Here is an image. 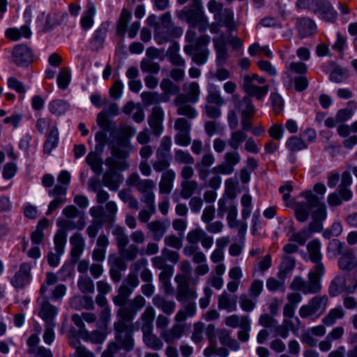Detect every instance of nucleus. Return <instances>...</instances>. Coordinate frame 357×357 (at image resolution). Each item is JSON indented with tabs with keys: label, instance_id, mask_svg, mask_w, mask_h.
<instances>
[{
	"label": "nucleus",
	"instance_id": "37",
	"mask_svg": "<svg viewBox=\"0 0 357 357\" xmlns=\"http://www.w3.org/2000/svg\"><path fill=\"white\" fill-rule=\"evenodd\" d=\"M179 47L174 43L167 50V55L169 61L176 66H184L185 60L178 54Z\"/></svg>",
	"mask_w": 357,
	"mask_h": 357
},
{
	"label": "nucleus",
	"instance_id": "22",
	"mask_svg": "<svg viewBox=\"0 0 357 357\" xmlns=\"http://www.w3.org/2000/svg\"><path fill=\"white\" fill-rule=\"evenodd\" d=\"M237 296L230 295L226 291L222 292L218 297V307L220 310H225L229 312L236 310Z\"/></svg>",
	"mask_w": 357,
	"mask_h": 357
},
{
	"label": "nucleus",
	"instance_id": "42",
	"mask_svg": "<svg viewBox=\"0 0 357 357\" xmlns=\"http://www.w3.org/2000/svg\"><path fill=\"white\" fill-rule=\"evenodd\" d=\"M174 161L178 165H193L195 159L188 152L182 149H176L174 151Z\"/></svg>",
	"mask_w": 357,
	"mask_h": 357
},
{
	"label": "nucleus",
	"instance_id": "62",
	"mask_svg": "<svg viewBox=\"0 0 357 357\" xmlns=\"http://www.w3.org/2000/svg\"><path fill=\"white\" fill-rule=\"evenodd\" d=\"M204 130L209 137L222 131L220 123L213 121H208L205 122Z\"/></svg>",
	"mask_w": 357,
	"mask_h": 357
},
{
	"label": "nucleus",
	"instance_id": "49",
	"mask_svg": "<svg viewBox=\"0 0 357 357\" xmlns=\"http://www.w3.org/2000/svg\"><path fill=\"white\" fill-rule=\"evenodd\" d=\"M140 68L142 72L157 74L160 69V66L150 59H143L140 62Z\"/></svg>",
	"mask_w": 357,
	"mask_h": 357
},
{
	"label": "nucleus",
	"instance_id": "52",
	"mask_svg": "<svg viewBox=\"0 0 357 357\" xmlns=\"http://www.w3.org/2000/svg\"><path fill=\"white\" fill-rule=\"evenodd\" d=\"M95 12V6L91 3L88 4L87 10L81 19V25L84 29H86L92 26L93 23V17Z\"/></svg>",
	"mask_w": 357,
	"mask_h": 357
},
{
	"label": "nucleus",
	"instance_id": "60",
	"mask_svg": "<svg viewBox=\"0 0 357 357\" xmlns=\"http://www.w3.org/2000/svg\"><path fill=\"white\" fill-rule=\"evenodd\" d=\"M105 208L107 212V219L108 222L113 224L116 220L118 207L115 202L109 201L106 203Z\"/></svg>",
	"mask_w": 357,
	"mask_h": 357
},
{
	"label": "nucleus",
	"instance_id": "61",
	"mask_svg": "<svg viewBox=\"0 0 357 357\" xmlns=\"http://www.w3.org/2000/svg\"><path fill=\"white\" fill-rule=\"evenodd\" d=\"M204 231L200 228H197L190 231L186 236L187 241L191 245H195L201 241Z\"/></svg>",
	"mask_w": 357,
	"mask_h": 357
},
{
	"label": "nucleus",
	"instance_id": "15",
	"mask_svg": "<svg viewBox=\"0 0 357 357\" xmlns=\"http://www.w3.org/2000/svg\"><path fill=\"white\" fill-rule=\"evenodd\" d=\"M186 17L189 23L193 25L198 22L206 23L207 22V18L202 10L201 0H193L192 6L186 12Z\"/></svg>",
	"mask_w": 357,
	"mask_h": 357
},
{
	"label": "nucleus",
	"instance_id": "50",
	"mask_svg": "<svg viewBox=\"0 0 357 357\" xmlns=\"http://www.w3.org/2000/svg\"><path fill=\"white\" fill-rule=\"evenodd\" d=\"M286 146L291 151H298L307 147L305 142L300 137L293 136L288 139Z\"/></svg>",
	"mask_w": 357,
	"mask_h": 357
},
{
	"label": "nucleus",
	"instance_id": "33",
	"mask_svg": "<svg viewBox=\"0 0 357 357\" xmlns=\"http://www.w3.org/2000/svg\"><path fill=\"white\" fill-rule=\"evenodd\" d=\"M181 187L180 196L183 199H188L198 189V183L195 180H183Z\"/></svg>",
	"mask_w": 357,
	"mask_h": 357
},
{
	"label": "nucleus",
	"instance_id": "11",
	"mask_svg": "<svg viewBox=\"0 0 357 357\" xmlns=\"http://www.w3.org/2000/svg\"><path fill=\"white\" fill-rule=\"evenodd\" d=\"M324 267L322 264H318L314 266L313 271L308 273V281L307 287L309 294H316L321 289L320 278L324 275Z\"/></svg>",
	"mask_w": 357,
	"mask_h": 357
},
{
	"label": "nucleus",
	"instance_id": "46",
	"mask_svg": "<svg viewBox=\"0 0 357 357\" xmlns=\"http://www.w3.org/2000/svg\"><path fill=\"white\" fill-rule=\"evenodd\" d=\"M123 246L118 250L119 254L125 260L132 261L136 259L139 254V248L135 244H131L128 248Z\"/></svg>",
	"mask_w": 357,
	"mask_h": 357
},
{
	"label": "nucleus",
	"instance_id": "13",
	"mask_svg": "<svg viewBox=\"0 0 357 357\" xmlns=\"http://www.w3.org/2000/svg\"><path fill=\"white\" fill-rule=\"evenodd\" d=\"M39 303V312L38 315L47 324L50 323L56 317L58 312V309L52 305L46 296L38 299Z\"/></svg>",
	"mask_w": 357,
	"mask_h": 357
},
{
	"label": "nucleus",
	"instance_id": "19",
	"mask_svg": "<svg viewBox=\"0 0 357 357\" xmlns=\"http://www.w3.org/2000/svg\"><path fill=\"white\" fill-rule=\"evenodd\" d=\"M176 173L173 169H167L161 174L159 181V193L160 195H169L173 189Z\"/></svg>",
	"mask_w": 357,
	"mask_h": 357
},
{
	"label": "nucleus",
	"instance_id": "45",
	"mask_svg": "<svg viewBox=\"0 0 357 357\" xmlns=\"http://www.w3.org/2000/svg\"><path fill=\"white\" fill-rule=\"evenodd\" d=\"M346 280L342 277H336L331 282L329 287V294L331 296H335L345 290Z\"/></svg>",
	"mask_w": 357,
	"mask_h": 357
},
{
	"label": "nucleus",
	"instance_id": "34",
	"mask_svg": "<svg viewBox=\"0 0 357 357\" xmlns=\"http://www.w3.org/2000/svg\"><path fill=\"white\" fill-rule=\"evenodd\" d=\"M129 141L126 139L119 142L117 145L109 144L111 153L112 157L119 159H125L128 157L129 153L125 150V148L128 146Z\"/></svg>",
	"mask_w": 357,
	"mask_h": 357
},
{
	"label": "nucleus",
	"instance_id": "27",
	"mask_svg": "<svg viewBox=\"0 0 357 357\" xmlns=\"http://www.w3.org/2000/svg\"><path fill=\"white\" fill-rule=\"evenodd\" d=\"M233 99L234 101L235 107L239 109H242V116L252 117L254 115V107L251 104L249 97L245 96L241 101L237 99L236 96H233Z\"/></svg>",
	"mask_w": 357,
	"mask_h": 357
},
{
	"label": "nucleus",
	"instance_id": "26",
	"mask_svg": "<svg viewBox=\"0 0 357 357\" xmlns=\"http://www.w3.org/2000/svg\"><path fill=\"white\" fill-rule=\"evenodd\" d=\"M70 243L72 245V257H78L82 253L85 245L84 238L79 233H75L70 238Z\"/></svg>",
	"mask_w": 357,
	"mask_h": 357
},
{
	"label": "nucleus",
	"instance_id": "39",
	"mask_svg": "<svg viewBox=\"0 0 357 357\" xmlns=\"http://www.w3.org/2000/svg\"><path fill=\"white\" fill-rule=\"evenodd\" d=\"M115 340L119 343L123 349L128 351L132 350L134 348L135 342L132 333L116 334Z\"/></svg>",
	"mask_w": 357,
	"mask_h": 357
},
{
	"label": "nucleus",
	"instance_id": "32",
	"mask_svg": "<svg viewBox=\"0 0 357 357\" xmlns=\"http://www.w3.org/2000/svg\"><path fill=\"white\" fill-rule=\"evenodd\" d=\"M310 207L307 201L305 202H297L294 206L295 216L299 222H305L308 220L310 215Z\"/></svg>",
	"mask_w": 357,
	"mask_h": 357
},
{
	"label": "nucleus",
	"instance_id": "10",
	"mask_svg": "<svg viewBox=\"0 0 357 357\" xmlns=\"http://www.w3.org/2000/svg\"><path fill=\"white\" fill-rule=\"evenodd\" d=\"M12 59L17 66H27L33 61V53L26 45H17L13 48Z\"/></svg>",
	"mask_w": 357,
	"mask_h": 357
},
{
	"label": "nucleus",
	"instance_id": "44",
	"mask_svg": "<svg viewBox=\"0 0 357 357\" xmlns=\"http://www.w3.org/2000/svg\"><path fill=\"white\" fill-rule=\"evenodd\" d=\"M172 146V139L169 136H164L160 141V145L156 151L158 158H167Z\"/></svg>",
	"mask_w": 357,
	"mask_h": 357
},
{
	"label": "nucleus",
	"instance_id": "23",
	"mask_svg": "<svg viewBox=\"0 0 357 357\" xmlns=\"http://www.w3.org/2000/svg\"><path fill=\"white\" fill-rule=\"evenodd\" d=\"M152 303L163 312V314L171 315L176 309V303L174 301L167 300L160 295L155 296Z\"/></svg>",
	"mask_w": 357,
	"mask_h": 357
},
{
	"label": "nucleus",
	"instance_id": "40",
	"mask_svg": "<svg viewBox=\"0 0 357 357\" xmlns=\"http://www.w3.org/2000/svg\"><path fill=\"white\" fill-rule=\"evenodd\" d=\"M247 138L246 133L242 130H236L231 132V137L228 140L229 146L234 150H237L241 144Z\"/></svg>",
	"mask_w": 357,
	"mask_h": 357
},
{
	"label": "nucleus",
	"instance_id": "18",
	"mask_svg": "<svg viewBox=\"0 0 357 357\" xmlns=\"http://www.w3.org/2000/svg\"><path fill=\"white\" fill-rule=\"evenodd\" d=\"M142 333V342L149 349L153 351H160L164 347L163 340L160 335L158 336L153 329L146 331Z\"/></svg>",
	"mask_w": 357,
	"mask_h": 357
},
{
	"label": "nucleus",
	"instance_id": "2",
	"mask_svg": "<svg viewBox=\"0 0 357 357\" xmlns=\"http://www.w3.org/2000/svg\"><path fill=\"white\" fill-rule=\"evenodd\" d=\"M126 183L128 186L135 188L142 195L141 202L149 204L153 209V202H155V195L154 190L156 188L155 182L150 178H142L136 173H132L126 179Z\"/></svg>",
	"mask_w": 357,
	"mask_h": 357
},
{
	"label": "nucleus",
	"instance_id": "14",
	"mask_svg": "<svg viewBox=\"0 0 357 357\" xmlns=\"http://www.w3.org/2000/svg\"><path fill=\"white\" fill-rule=\"evenodd\" d=\"M296 29L301 38L311 36L317 31V26L313 20L305 17L297 18Z\"/></svg>",
	"mask_w": 357,
	"mask_h": 357
},
{
	"label": "nucleus",
	"instance_id": "1",
	"mask_svg": "<svg viewBox=\"0 0 357 357\" xmlns=\"http://www.w3.org/2000/svg\"><path fill=\"white\" fill-rule=\"evenodd\" d=\"M169 324L170 319L165 314H160L157 316L155 326L160 337L166 344H173L176 340L181 339L187 331L185 324H174L168 328Z\"/></svg>",
	"mask_w": 357,
	"mask_h": 357
},
{
	"label": "nucleus",
	"instance_id": "47",
	"mask_svg": "<svg viewBox=\"0 0 357 357\" xmlns=\"http://www.w3.org/2000/svg\"><path fill=\"white\" fill-rule=\"evenodd\" d=\"M114 157H107L105 159V165L108 167L109 169H112L113 171L120 170L124 171L128 169L129 164L125 160H119Z\"/></svg>",
	"mask_w": 357,
	"mask_h": 357
},
{
	"label": "nucleus",
	"instance_id": "17",
	"mask_svg": "<svg viewBox=\"0 0 357 357\" xmlns=\"http://www.w3.org/2000/svg\"><path fill=\"white\" fill-rule=\"evenodd\" d=\"M155 316V311L153 306H147L141 314L136 324L139 326L142 333L153 329V320Z\"/></svg>",
	"mask_w": 357,
	"mask_h": 357
},
{
	"label": "nucleus",
	"instance_id": "8",
	"mask_svg": "<svg viewBox=\"0 0 357 357\" xmlns=\"http://www.w3.org/2000/svg\"><path fill=\"white\" fill-rule=\"evenodd\" d=\"M224 162L213 167L211 170V173L215 174H231L234 172V167L237 165L241 157L238 152L234 151L227 152L224 155Z\"/></svg>",
	"mask_w": 357,
	"mask_h": 357
},
{
	"label": "nucleus",
	"instance_id": "53",
	"mask_svg": "<svg viewBox=\"0 0 357 357\" xmlns=\"http://www.w3.org/2000/svg\"><path fill=\"white\" fill-rule=\"evenodd\" d=\"M57 142L58 130L56 128H53L45 142L44 151L47 153H50L51 151L56 146Z\"/></svg>",
	"mask_w": 357,
	"mask_h": 357
},
{
	"label": "nucleus",
	"instance_id": "35",
	"mask_svg": "<svg viewBox=\"0 0 357 357\" xmlns=\"http://www.w3.org/2000/svg\"><path fill=\"white\" fill-rule=\"evenodd\" d=\"M338 265L342 270L351 271L357 266V258L352 253H345L340 257Z\"/></svg>",
	"mask_w": 357,
	"mask_h": 357
},
{
	"label": "nucleus",
	"instance_id": "57",
	"mask_svg": "<svg viewBox=\"0 0 357 357\" xmlns=\"http://www.w3.org/2000/svg\"><path fill=\"white\" fill-rule=\"evenodd\" d=\"M164 243L168 247L180 250L183 247V239L175 234H169L165 237Z\"/></svg>",
	"mask_w": 357,
	"mask_h": 357
},
{
	"label": "nucleus",
	"instance_id": "36",
	"mask_svg": "<svg viewBox=\"0 0 357 357\" xmlns=\"http://www.w3.org/2000/svg\"><path fill=\"white\" fill-rule=\"evenodd\" d=\"M216 20L222 23L230 31L235 29L236 27L234 21L233 11L229 8L223 9Z\"/></svg>",
	"mask_w": 357,
	"mask_h": 357
},
{
	"label": "nucleus",
	"instance_id": "38",
	"mask_svg": "<svg viewBox=\"0 0 357 357\" xmlns=\"http://www.w3.org/2000/svg\"><path fill=\"white\" fill-rule=\"evenodd\" d=\"M132 17L131 13L126 9L123 8L122 10V12L121 13L119 20L117 23L116 26V34L118 36H123L124 33L127 29V25L129 21L130 20Z\"/></svg>",
	"mask_w": 357,
	"mask_h": 357
},
{
	"label": "nucleus",
	"instance_id": "51",
	"mask_svg": "<svg viewBox=\"0 0 357 357\" xmlns=\"http://www.w3.org/2000/svg\"><path fill=\"white\" fill-rule=\"evenodd\" d=\"M77 286L79 290L84 294L93 293L94 285L93 280L87 275L79 278Z\"/></svg>",
	"mask_w": 357,
	"mask_h": 357
},
{
	"label": "nucleus",
	"instance_id": "16",
	"mask_svg": "<svg viewBox=\"0 0 357 357\" xmlns=\"http://www.w3.org/2000/svg\"><path fill=\"white\" fill-rule=\"evenodd\" d=\"M163 111L159 107H154L152 109L151 115L148 118L149 126L152 128L153 132L155 136H159L163 131L162 120Z\"/></svg>",
	"mask_w": 357,
	"mask_h": 357
},
{
	"label": "nucleus",
	"instance_id": "21",
	"mask_svg": "<svg viewBox=\"0 0 357 357\" xmlns=\"http://www.w3.org/2000/svg\"><path fill=\"white\" fill-rule=\"evenodd\" d=\"M214 48L216 52V61L219 65L225 63L229 57V53L226 47V40L224 35H221L213 40Z\"/></svg>",
	"mask_w": 357,
	"mask_h": 357
},
{
	"label": "nucleus",
	"instance_id": "54",
	"mask_svg": "<svg viewBox=\"0 0 357 357\" xmlns=\"http://www.w3.org/2000/svg\"><path fill=\"white\" fill-rule=\"evenodd\" d=\"M250 328L249 318L243 317L241 325V331L237 333L238 339L243 342H248L250 337L249 331Z\"/></svg>",
	"mask_w": 357,
	"mask_h": 357
},
{
	"label": "nucleus",
	"instance_id": "5",
	"mask_svg": "<svg viewBox=\"0 0 357 357\" xmlns=\"http://www.w3.org/2000/svg\"><path fill=\"white\" fill-rule=\"evenodd\" d=\"M198 91H188L186 94L178 95L175 103L178 107L177 113L179 115H183L189 119H194L197 116L195 109L187 105V102H195L198 99Z\"/></svg>",
	"mask_w": 357,
	"mask_h": 357
},
{
	"label": "nucleus",
	"instance_id": "3",
	"mask_svg": "<svg viewBox=\"0 0 357 357\" xmlns=\"http://www.w3.org/2000/svg\"><path fill=\"white\" fill-rule=\"evenodd\" d=\"M154 38L158 44H163L172 39L181 36L183 30L178 26H174L170 14L166 13L160 17V23H155Z\"/></svg>",
	"mask_w": 357,
	"mask_h": 357
},
{
	"label": "nucleus",
	"instance_id": "59",
	"mask_svg": "<svg viewBox=\"0 0 357 357\" xmlns=\"http://www.w3.org/2000/svg\"><path fill=\"white\" fill-rule=\"evenodd\" d=\"M295 259L289 256H284L280 265L279 275H284L295 267Z\"/></svg>",
	"mask_w": 357,
	"mask_h": 357
},
{
	"label": "nucleus",
	"instance_id": "25",
	"mask_svg": "<svg viewBox=\"0 0 357 357\" xmlns=\"http://www.w3.org/2000/svg\"><path fill=\"white\" fill-rule=\"evenodd\" d=\"M316 4L323 19L331 22L335 20L337 17L336 12L333 10L331 3L328 1L318 0Z\"/></svg>",
	"mask_w": 357,
	"mask_h": 357
},
{
	"label": "nucleus",
	"instance_id": "29",
	"mask_svg": "<svg viewBox=\"0 0 357 357\" xmlns=\"http://www.w3.org/2000/svg\"><path fill=\"white\" fill-rule=\"evenodd\" d=\"M70 306L75 309H79L82 307L88 310H92L95 308L92 298L88 296H74L71 299Z\"/></svg>",
	"mask_w": 357,
	"mask_h": 357
},
{
	"label": "nucleus",
	"instance_id": "55",
	"mask_svg": "<svg viewBox=\"0 0 357 357\" xmlns=\"http://www.w3.org/2000/svg\"><path fill=\"white\" fill-rule=\"evenodd\" d=\"M279 279L274 278H269L266 280V287L271 291H275L278 290H284V282L283 279L284 275H278Z\"/></svg>",
	"mask_w": 357,
	"mask_h": 357
},
{
	"label": "nucleus",
	"instance_id": "48",
	"mask_svg": "<svg viewBox=\"0 0 357 357\" xmlns=\"http://www.w3.org/2000/svg\"><path fill=\"white\" fill-rule=\"evenodd\" d=\"M66 229H63L60 228V229L56 232L54 238V242L55 245V250L58 253V255H61L63 251V248L66 242Z\"/></svg>",
	"mask_w": 357,
	"mask_h": 357
},
{
	"label": "nucleus",
	"instance_id": "24",
	"mask_svg": "<svg viewBox=\"0 0 357 357\" xmlns=\"http://www.w3.org/2000/svg\"><path fill=\"white\" fill-rule=\"evenodd\" d=\"M149 231L152 234L154 241H160L167 231V226L160 220H153L146 225Z\"/></svg>",
	"mask_w": 357,
	"mask_h": 357
},
{
	"label": "nucleus",
	"instance_id": "41",
	"mask_svg": "<svg viewBox=\"0 0 357 357\" xmlns=\"http://www.w3.org/2000/svg\"><path fill=\"white\" fill-rule=\"evenodd\" d=\"M118 196L123 202L127 203L130 208L135 210L139 208V202L137 199L132 196L130 189L126 188L120 190Z\"/></svg>",
	"mask_w": 357,
	"mask_h": 357
},
{
	"label": "nucleus",
	"instance_id": "9",
	"mask_svg": "<svg viewBox=\"0 0 357 357\" xmlns=\"http://www.w3.org/2000/svg\"><path fill=\"white\" fill-rule=\"evenodd\" d=\"M301 195L305 197V200L312 208H315L312 211V218L315 220H323L326 216V205L324 203L320 202L318 197L312 193L311 191H305L301 193Z\"/></svg>",
	"mask_w": 357,
	"mask_h": 357
},
{
	"label": "nucleus",
	"instance_id": "28",
	"mask_svg": "<svg viewBox=\"0 0 357 357\" xmlns=\"http://www.w3.org/2000/svg\"><path fill=\"white\" fill-rule=\"evenodd\" d=\"M112 234L114 236L118 250L129 244V238L123 227L119 225L114 226Z\"/></svg>",
	"mask_w": 357,
	"mask_h": 357
},
{
	"label": "nucleus",
	"instance_id": "6",
	"mask_svg": "<svg viewBox=\"0 0 357 357\" xmlns=\"http://www.w3.org/2000/svg\"><path fill=\"white\" fill-rule=\"evenodd\" d=\"M328 298L327 296H316L313 297L307 305L299 309V315L306 318L314 314L320 316L326 310Z\"/></svg>",
	"mask_w": 357,
	"mask_h": 357
},
{
	"label": "nucleus",
	"instance_id": "64",
	"mask_svg": "<svg viewBox=\"0 0 357 357\" xmlns=\"http://www.w3.org/2000/svg\"><path fill=\"white\" fill-rule=\"evenodd\" d=\"M239 304L242 310L245 312H251L255 307V301L246 294L240 296Z\"/></svg>",
	"mask_w": 357,
	"mask_h": 357
},
{
	"label": "nucleus",
	"instance_id": "7",
	"mask_svg": "<svg viewBox=\"0 0 357 357\" xmlns=\"http://www.w3.org/2000/svg\"><path fill=\"white\" fill-rule=\"evenodd\" d=\"M174 280L177 284L176 298L178 302L197 297L195 289L190 287V278L184 274H176Z\"/></svg>",
	"mask_w": 357,
	"mask_h": 357
},
{
	"label": "nucleus",
	"instance_id": "12",
	"mask_svg": "<svg viewBox=\"0 0 357 357\" xmlns=\"http://www.w3.org/2000/svg\"><path fill=\"white\" fill-rule=\"evenodd\" d=\"M31 266L27 263L22 264L20 269L11 280L12 285L17 289L24 288L31 280Z\"/></svg>",
	"mask_w": 357,
	"mask_h": 357
},
{
	"label": "nucleus",
	"instance_id": "43",
	"mask_svg": "<svg viewBox=\"0 0 357 357\" xmlns=\"http://www.w3.org/2000/svg\"><path fill=\"white\" fill-rule=\"evenodd\" d=\"M344 315V311L342 307H337L329 311L327 315H326L322 322L326 326H332L337 319H341Z\"/></svg>",
	"mask_w": 357,
	"mask_h": 357
},
{
	"label": "nucleus",
	"instance_id": "63",
	"mask_svg": "<svg viewBox=\"0 0 357 357\" xmlns=\"http://www.w3.org/2000/svg\"><path fill=\"white\" fill-rule=\"evenodd\" d=\"M125 259L122 257H116L115 255L109 256V264L110 268L124 271L127 268Z\"/></svg>",
	"mask_w": 357,
	"mask_h": 357
},
{
	"label": "nucleus",
	"instance_id": "58",
	"mask_svg": "<svg viewBox=\"0 0 357 357\" xmlns=\"http://www.w3.org/2000/svg\"><path fill=\"white\" fill-rule=\"evenodd\" d=\"M115 335L122 334L126 333H132L134 331L132 324L130 321H126L118 319L114 324Z\"/></svg>",
	"mask_w": 357,
	"mask_h": 357
},
{
	"label": "nucleus",
	"instance_id": "56",
	"mask_svg": "<svg viewBox=\"0 0 357 357\" xmlns=\"http://www.w3.org/2000/svg\"><path fill=\"white\" fill-rule=\"evenodd\" d=\"M204 327V324L201 321L196 322L193 324V331L190 337L192 342L199 343L202 341Z\"/></svg>",
	"mask_w": 357,
	"mask_h": 357
},
{
	"label": "nucleus",
	"instance_id": "20",
	"mask_svg": "<svg viewBox=\"0 0 357 357\" xmlns=\"http://www.w3.org/2000/svg\"><path fill=\"white\" fill-rule=\"evenodd\" d=\"M123 180V176L112 169H108L102 178V183L112 191H116Z\"/></svg>",
	"mask_w": 357,
	"mask_h": 357
},
{
	"label": "nucleus",
	"instance_id": "4",
	"mask_svg": "<svg viewBox=\"0 0 357 357\" xmlns=\"http://www.w3.org/2000/svg\"><path fill=\"white\" fill-rule=\"evenodd\" d=\"M65 218H60L56 221V225L63 229L82 230L86 225L85 216L74 205H68L62 211Z\"/></svg>",
	"mask_w": 357,
	"mask_h": 357
},
{
	"label": "nucleus",
	"instance_id": "30",
	"mask_svg": "<svg viewBox=\"0 0 357 357\" xmlns=\"http://www.w3.org/2000/svg\"><path fill=\"white\" fill-rule=\"evenodd\" d=\"M86 162L90 166L91 170L96 174H100L102 170V161L100 155L96 152H90L86 157Z\"/></svg>",
	"mask_w": 357,
	"mask_h": 357
},
{
	"label": "nucleus",
	"instance_id": "31",
	"mask_svg": "<svg viewBox=\"0 0 357 357\" xmlns=\"http://www.w3.org/2000/svg\"><path fill=\"white\" fill-rule=\"evenodd\" d=\"M321 244L319 241L313 240L308 243L307 250L310 260L315 264H321L322 255L320 252Z\"/></svg>",
	"mask_w": 357,
	"mask_h": 357
}]
</instances>
